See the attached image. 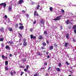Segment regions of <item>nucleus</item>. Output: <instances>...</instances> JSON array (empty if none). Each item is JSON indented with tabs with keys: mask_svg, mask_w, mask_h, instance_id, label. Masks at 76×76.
Instances as JSON below:
<instances>
[{
	"mask_svg": "<svg viewBox=\"0 0 76 76\" xmlns=\"http://www.w3.org/2000/svg\"><path fill=\"white\" fill-rule=\"evenodd\" d=\"M30 31L31 32H32L33 31V29H30Z\"/></svg>",
	"mask_w": 76,
	"mask_h": 76,
	"instance_id": "45",
	"label": "nucleus"
},
{
	"mask_svg": "<svg viewBox=\"0 0 76 76\" xmlns=\"http://www.w3.org/2000/svg\"><path fill=\"white\" fill-rule=\"evenodd\" d=\"M1 46L2 47H4V44L3 43H2L1 44Z\"/></svg>",
	"mask_w": 76,
	"mask_h": 76,
	"instance_id": "30",
	"label": "nucleus"
},
{
	"mask_svg": "<svg viewBox=\"0 0 76 76\" xmlns=\"http://www.w3.org/2000/svg\"><path fill=\"white\" fill-rule=\"evenodd\" d=\"M58 66L59 67H60L61 66V63H59L58 64Z\"/></svg>",
	"mask_w": 76,
	"mask_h": 76,
	"instance_id": "31",
	"label": "nucleus"
},
{
	"mask_svg": "<svg viewBox=\"0 0 76 76\" xmlns=\"http://www.w3.org/2000/svg\"><path fill=\"white\" fill-rule=\"evenodd\" d=\"M47 58H50V56H47Z\"/></svg>",
	"mask_w": 76,
	"mask_h": 76,
	"instance_id": "49",
	"label": "nucleus"
},
{
	"mask_svg": "<svg viewBox=\"0 0 76 76\" xmlns=\"http://www.w3.org/2000/svg\"><path fill=\"white\" fill-rule=\"evenodd\" d=\"M66 37L67 39H69V34L68 33L66 34Z\"/></svg>",
	"mask_w": 76,
	"mask_h": 76,
	"instance_id": "11",
	"label": "nucleus"
},
{
	"mask_svg": "<svg viewBox=\"0 0 76 76\" xmlns=\"http://www.w3.org/2000/svg\"><path fill=\"white\" fill-rule=\"evenodd\" d=\"M20 67L21 68H23V67L22 66H20Z\"/></svg>",
	"mask_w": 76,
	"mask_h": 76,
	"instance_id": "60",
	"label": "nucleus"
},
{
	"mask_svg": "<svg viewBox=\"0 0 76 76\" xmlns=\"http://www.w3.org/2000/svg\"><path fill=\"white\" fill-rule=\"evenodd\" d=\"M73 42H76V40L75 39H73Z\"/></svg>",
	"mask_w": 76,
	"mask_h": 76,
	"instance_id": "54",
	"label": "nucleus"
},
{
	"mask_svg": "<svg viewBox=\"0 0 76 76\" xmlns=\"http://www.w3.org/2000/svg\"><path fill=\"white\" fill-rule=\"evenodd\" d=\"M5 70L6 71H7V70H9V68L8 67H7L6 66H5Z\"/></svg>",
	"mask_w": 76,
	"mask_h": 76,
	"instance_id": "14",
	"label": "nucleus"
},
{
	"mask_svg": "<svg viewBox=\"0 0 76 76\" xmlns=\"http://www.w3.org/2000/svg\"><path fill=\"white\" fill-rule=\"evenodd\" d=\"M38 55H39V56H40L41 55V53H38Z\"/></svg>",
	"mask_w": 76,
	"mask_h": 76,
	"instance_id": "58",
	"label": "nucleus"
},
{
	"mask_svg": "<svg viewBox=\"0 0 76 76\" xmlns=\"http://www.w3.org/2000/svg\"><path fill=\"white\" fill-rule=\"evenodd\" d=\"M29 65H27L26 66V68L27 70H28V68H29Z\"/></svg>",
	"mask_w": 76,
	"mask_h": 76,
	"instance_id": "35",
	"label": "nucleus"
},
{
	"mask_svg": "<svg viewBox=\"0 0 76 76\" xmlns=\"http://www.w3.org/2000/svg\"><path fill=\"white\" fill-rule=\"evenodd\" d=\"M19 28L20 29L21 31H22V30H23V29H24V26H20L19 27Z\"/></svg>",
	"mask_w": 76,
	"mask_h": 76,
	"instance_id": "7",
	"label": "nucleus"
},
{
	"mask_svg": "<svg viewBox=\"0 0 76 76\" xmlns=\"http://www.w3.org/2000/svg\"><path fill=\"white\" fill-rule=\"evenodd\" d=\"M6 57H4V55H2V58L4 60V58H5Z\"/></svg>",
	"mask_w": 76,
	"mask_h": 76,
	"instance_id": "32",
	"label": "nucleus"
},
{
	"mask_svg": "<svg viewBox=\"0 0 76 76\" xmlns=\"http://www.w3.org/2000/svg\"><path fill=\"white\" fill-rule=\"evenodd\" d=\"M7 4H6V2H4L0 4V6H3L4 8H6Z\"/></svg>",
	"mask_w": 76,
	"mask_h": 76,
	"instance_id": "4",
	"label": "nucleus"
},
{
	"mask_svg": "<svg viewBox=\"0 0 76 76\" xmlns=\"http://www.w3.org/2000/svg\"><path fill=\"white\" fill-rule=\"evenodd\" d=\"M27 70H28V69H24V71H25V72H26L27 71Z\"/></svg>",
	"mask_w": 76,
	"mask_h": 76,
	"instance_id": "43",
	"label": "nucleus"
},
{
	"mask_svg": "<svg viewBox=\"0 0 76 76\" xmlns=\"http://www.w3.org/2000/svg\"><path fill=\"white\" fill-rule=\"evenodd\" d=\"M70 21H69V20H67L66 21V23L68 25L69 23H70Z\"/></svg>",
	"mask_w": 76,
	"mask_h": 76,
	"instance_id": "19",
	"label": "nucleus"
},
{
	"mask_svg": "<svg viewBox=\"0 0 76 76\" xmlns=\"http://www.w3.org/2000/svg\"><path fill=\"white\" fill-rule=\"evenodd\" d=\"M44 65H45V66H47V63L45 62V63L44 64Z\"/></svg>",
	"mask_w": 76,
	"mask_h": 76,
	"instance_id": "47",
	"label": "nucleus"
},
{
	"mask_svg": "<svg viewBox=\"0 0 76 76\" xmlns=\"http://www.w3.org/2000/svg\"><path fill=\"white\" fill-rule=\"evenodd\" d=\"M61 11H62V12H63V13H64V10H61Z\"/></svg>",
	"mask_w": 76,
	"mask_h": 76,
	"instance_id": "46",
	"label": "nucleus"
},
{
	"mask_svg": "<svg viewBox=\"0 0 76 76\" xmlns=\"http://www.w3.org/2000/svg\"><path fill=\"white\" fill-rule=\"evenodd\" d=\"M45 75L46 76H48V74L47 73H46Z\"/></svg>",
	"mask_w": 76,
	"mask_h": 76,
	"instance_id": "59",
	"label": "nucleus"
},
{
	"mask_svg": "<svg viewBox=\"0 0 76 76\" xmlns=\"http://www.w3.org/2000/svg\"><path fill=\"white\" fill-rule=\"evenodd\" d=\"M12 54H10V57H12Z\"/></svg>",
	"mask_w": 76,
	"mask_h": 76,
	"instance_id": "57",
	"label": "nucleus"
},
{
	"mask_svg": "<svg viewBox=\"0 0 76 76\" xmlns=\"http://www.w3.org/2000/svg\"><path fill=\"white\" fill-rule=\"evenodd\" d=\"M20 45H22V43H20Z\"/></svg>",
	"mask_w": 76,
	"mask_h": 76,
	"instance_id": "64",
	"label": "nucleus"
},
{
	"mask_svg": "<svg viewBox=\"0 0 76 76\" xmlns=\"http://www.w3.org/2000/svg\"><path fill=\"white\" fill-rule=\"evenodd\" d=\"M26 17L27 18H28V17H29V15L28 14H26Z\"/></svg>",
	"mask_w": 76,
	"mask_h": 76,
	"instance_id": "34",
	"label": "nucleus"
},
{
	"mask_svg": "<svg viewBox=\"0 0 76 76\" xmlns=\"http://www.w3.org/2000/svg\"><path fill=\"white\" fill-rule=\"evenodd\" d=\"M42 45L43 46H46L47 44H46V43L43 42L42 43Z\"/></svg>",
	"mask_w": 76,
	"mask_h": 76,
	"instance_id": "21",
	"label": "nucleus"
},
{
	"mask_svg": "<svg viewBox=\"0 0 76 76\" xmlns=\"http://www.w3.org/2000/svg\"><path fill=\"white\" fill-rule=\"evenodd\" d=\"M38 38L39 39H42V36L41 35H39Z\"/></svg>",
	"mask_w": 76,
	"mask_h": 76,
	"instance_id": "15",
	"label": "nucleus"
},
{
	"mask_svg": "<svg viewBox=\"0 0 76 76\" xmlns=\"http://www.w3.org/2000/svg\"><path fill=\"white\" fill-rule=\"evenodd\" d=\"M8 43H9V44H10V45L13 44V42H10V41H9Z\"/></svg>",
	"mask_w": 76,
	"mask_h": 76,
	"instance_id": "22",
	"label": "nucleus"
},
{
	"mask_svg": "<svg viewBox=\"0 0 76 76\" xmlns=\"http://www.w3.org/2000/svg\"><path fill=\"white\" fill-rule=\"evenodd\" d=\"M43 53H46V51L45 50H43Z\"/></svg>",
	"mask_w": 76,
	"mask_h": 76,
	"instance_id": "55",
	"label": "nucleus"
},
{
	"mask_svg": "<svg viewBox=\"0 0 76 76\" xmlns=\"http://www.w3.org/2000/svg\"><path fill=\"white\" fill-rule=\"evenodd\" d=\"M39 7H40V5H38L37 7V10H38L39 9Z\"/></svg>",
	"mask_w": 76,
	"mask_h": 76,
	"instance_id": "23",
	"label": "nucleus"
},
{
	"mask_svg": "<svg viewBox=\"0 0 76 76\" xmlns=\"http://www.w3.org/2000/svg\"><path fill=\"white\" fill-rule=\"evenodd\" d=\"M12 5H10L9 7V12H12Z\"/></svg>",
	"mask_w": 76,
	"mask_h": 76,
	"instance_id": "5",
	"label": "nucleus"
},
{
	"mask_svg": "<svg viewBox=\"0 0 76 76\" xmlns=\"http://www.w3.org/2000/svg\"><path fill=\"white\" fill-rule=\"evenodd\" d=\"M53 49V46H51L49 48V50H51Z\"/></svg>",
	"mask_w": 76,
	"mask_h": 76,
	"instance_id": "16",
	"label": "nucleus"
},
{
	"mask_svg": "<svg viewBox=\"0 0 76 76\" xmlns=\"http://www.w3.org/2000/svg\"><path fill=\"white\" fill-rule=\"evenodd\" d=\"M50 11H51V12H53V7H50Z\"/></svg>",
	"mask_w": 76,
	"mask_h": 76,
	"instance_id": "29",
	"label": "nucleus"
},
{
	"mask_svg": "<svg viewBox=\"0 0 76 76\" xmlns=\"http://www.w3.org/2000/svg\"><path fill=\"white\" fill-rule=\"evenodd\" d=\"M9 31H10V32L13 31V29H12V28H9Z\"/></svg>",
	"mask_w": 76,
	"mask_h": 76,
	"instance_id": "20",
	"label": "nucleus"
},
{
	"mask_svg": "<svg viewBox=\"0 0 76 76\" xmlns=\"http://www.w3.org/2000/svg\"><path fill=\"white\" fill-rule=\"evenodd\" d=\"M46 42L47 43V44H49V42L48 41V40H46Z\"/></svg>",
	"mask_w": 76,
	"mask_h": 76,
	"instance_id": "50",
	"label": "nucleus"
},
{
	"mask_svg": "<svg viewBox=\"0 0 76 76\" xmlns=\"http://www.w3.org/2000/svg\"><path fill=\"white\" fill-rule=\"evenodd\" d=\"M74 32L75 33V34H76V29L74 30Z\"/></svg>",
	"mask_w": 76,
	"mask_h": 76,
	"instance_id": "48",
	"label": "nucleus"
},
{
	"mask_svg": "<svg viewBox=\"0 0 76 76\" xmlns=\"http://www.w3.org/2000/svg\"><path fill=\"white\" fill-rule=\"evenodd\" d=\"M62 17V15H60L59 16L57 17L56 19H53V20H60V18Z\"/></svg>",
	"mask_w": 76,
	"mask_h": 76,
	"instance_id": "3",
	"label": "nucleus"
},
{
	"mask_svg": "<svg viewBox=\"0 0 76 76\" xmlns=\"http://www.w3.org/2000/svg\"><path fill=\"white\" fill-rule=\"evenodd\" d=\"M37 11H34V16H39V14L38 13H37Z\"/></svg>",
	"mask_w": 76,
	"mask_h": 76,
	"instance_id": "6",
	"label": "nucleus"
},
{
	"mask_svg": "<svg viewBox=\"0 0 76 76\" xmlns=\"http://www.w3.org/2000/svg\"><path fill=\"white\" fill-rule=\"evenodd\" d=\"M26 61V59L24 58L23 59V62H24V61Z\"/></svg>",
	"mask_w": 76,
	"mask_h": 76,
	"instance_id": "44",
	"label": "nucleus"
},
{
	"mask_svg": "<svg viewBox=\"0 0 76 76\" xmlns=\"http://www.w3.org/2000/svg\"><path fill=\"white\" fill-rule=\"evenodd\" d=\"M48 53H48V52H46V54L47 55H48Z\"/></svg>",
	"mask_w": 76,
	"mask_h": 76,
	"instance_id": "53",
	"label": "nucleus"
},
{
	"mask_svg": "<svg viewBox=\"0 0 76 76\" xmlns=\"http://www.w3.org/2000/svg\"><path fill=\"white\" fill-rule=\"evenodd\" d=\"M43 34L44 35H45L46 37H47V35H48V34L47 33V31L45 30L44 31Z\"/></svg>",
	"mask_w": 76,
	"mask_h": 76,
	"instance_id": "9",
	"label": "nucleus"
},
{
	"mask_svg": "<svg viewBox=\"0 0 76 76\" xmlns=\"http://www.w3.org/2000/svg\"><path fill=\"white\" fill-rule=\"evenodd\" d=\"M5 48L6 49H9V50H10V47H9V46L8 45H7L6 47H5Z\"/></svg>",
	"mask_w": 76,
	"mask_h": 76,
	"instance_id": "12",
	"label": "nucleus"
},
{
	"mask_svg": "<svg viewBox=\"0 0 76 76\" xmlns=\"http://www.w3.org/2000/svg\"><path fill=\"white\" fill-rule=\"evenodd\" d=\"M68 76H72V75H69Z\"/></svg>",
	"mask_w": 76,
	"mask_h": 76,
	"instance_id": "63",
	"label": "nucleus"
},
{
	"mask_svg": "<svg viewBox=\"0 0 76 76\" xmlns=\"http://www.w3.org/2000/svg\"><path fill=\"white\" fill-rule=\"evenodd\" d=\"M38 76V75L37 74H36L34 75V76Z\"/></svg>",
	"mask_w": 76,
	"mask_h": 76,
	"instance_id": "51",
	"label": "nucleus"
},
{
	"mask_svg": "<svg viewBox=\"0 0 76 76\" xmlns=\"http://www.w3.org/2000/svg\"><path fill=\"white\" fill-rule=\"evenodd\" d=\"M15 28H18V23L16 24L15 25Z\"/></svg>",
	"mask_w": 76,
	"mask_h": 76,
	"instance_id": "18",
	"label": "nucleus"
},
{
	"mask_svg": "<svg viewBox=\"0 0 76 76\" xmlns=\"http://www.w3.org/2000/svg\"><path fill=\"white\" fill-rule=\"evenodd\" d=\"M19 25H23V24H22L21 23H20Z\"/></svg>",
	"mask_w": 76,
	"mask_h": 76,
	"instance_id": "52",
	"label": "nucleus"
},
{
	"mask_svg": "<svg viewBox=\"0 0 76 76\" xmlns=\"http://www.w3.org/2000/svg\"><path fill=\"white\" fill-rule=\"evenodd\" d=\"M1 31H3L4 30V28L3 27H1L0 29Z\"/></svg>",
	"mask_w": 76,
	"mask_h": 76,
	"instance_id": "25",
	"label": "nucleus"
},
{
	"mask_svg": "<svg viewBox=\"0 0 76 76\" xmlns=\"http://www.w3.org/2000/svg\"><path fill=\"white\" fill-rule=\"evenodd\" d=\"M26 41V39L25 38L23 39V45L24 47H25V46H26L27 44V43Z\"/></svg>",
	"mask_w": 76,
	"mask_h": 76,
	"instance_id": "2",
	"label": "nucleus"
},
{
	"mask_svg": "<svg viewBox=\"0 0 76 76\" xmlns=\"http://www.w3.org/2000/svg\"><path fill=\"white\" fill-rule=\"evenodd\" d=\"M51 69H52L51 68V67H49L48 68V71L51 70Z\"/></svg>",
	"mask_w": 76,
	"mask_h": 76,
	"instance_id": "28",
	"label": "nucleus"
},
{
	"mask_svg": "<svg viewBox=\"0 0 76 76\" xmlns=\"http://www.w3.org/2000/svg\"><path fill=\"white\" fill-rule=\"evenodd\" d=\"M11 76H13V72H11Z\"/></svg>",
	"mask_w": 76,
	"mask_h": 76,
	"instance_id": "38",
	"label": "nucleus"
},
{
	"mask_svg": "<svg viewBox=\"0 0 76 76\" xmlns=\"http://www.w3.org/2000/svg\"><path fill=\"white\" fill-rule=\"evenodd\" d=\"M19 35H20V37H22V35H21V34H20V33H19Z\"/></svg>",
	"mask_w": 76,
	"mask_h": 76,
	"instance_id": "56",
	"label": "nucleus"
},
{
	"mask_svg": "<svg viewBox=\"0 0 76 76\" xmlns=\"http://www.w3.org/2000/svg\"><path fill=\"white\" fill-rule=\"evenodd\" d=\"M23 1V0H19V2H18V4H22V2Z\"/></svg>",
	"mask_w": 76,
	"mask_h": 76,
	"instance_id": "10",
	"label": "nucleus"
},
{
	"mask_svg": "<svg viewBox=\"0 0 76 76\" xmlns=\"http://www.w3.org/2000/svg\"><path fill=\"white\" fill-rule=\"evenodd\" d=\"M54 45L55 47H57V45L56 43H55L54 44Z\"/></svg>",
	"mask_w": 76,
	"mask_h": 76,
	"instance_id": "40",
	"label": "nucleus"
},
{
	"mask_svg": "<svg viewBox=\"0 0 76 76\" xmlns=\"http://www.w3.org/2000/svg\"><path fill=\"white\" fill-rule=\"evenodd\" d=\"M72 28L74 29H76V25L72 27Z\"/></svg>",
	"mask_w": 76,
	"mask_h": 76,
	"instance_id": "26",
	"label": "nucleus"
},
{
	"mask_svg": "<svg viewBox=\"0 0 76 76\" xmlns=\"http://www.w3.org/2000/svg\"><path fill=\"white\" fill-rule=\"evenodd\" d=\"M66 64H67V65H69L70 64L69 63L68 61H66Z\"/></svg>",
	"mask_w": 76,
	"mask_h": 76,
	"instance_id": "37",
	"label": "nucleus"
},
{
	"mask_svg": "<svg viewBox=\"0 0 76 76\" xmlns=\"http://www.w3.org/2000/svg\"><path fill=\"white\" fill-rule=\"evenodd\" d=\"M22 12H23V13H25V12H26V11H25L24 10H23L22 11Z\"/></svg>",
	"mask_w": 76,
	"mask_h": 76,
	"instance_id": "42",
	"label": "nucleus"
},
{
	"mask_svg": "<svg viewBox=\"0 0 76 76\" xmlns=\"http://www.w3.org/2000/svg\"><path fill=\"white\" fill-rule=\"evenodd\" d=\"M5 65H8V61H6L5 62Z\"/></svg>",
	"mask_w": 76,
	"mask_h": 76,
	"instance_id": "27",
	"label": "nucleus"
},
{
	"mask_svg": "<svg viewBox=\"0 0 76 76\" xmlns=\"http://www.w3.org/2000/svg\"><path fill=\"white\" fill-rule=\"evenodd\" d=\"M23 73H24V72H21V74H20V76H22V75H23Z\"/></svg>",
	"mask_w": 76,
	"mask_h": 76,
	"instance_id": "36",
	"label": "nucleus"
},
{
	"mask_svg": "<svg viewBox=\"0 0 76 76\" xmlns=\"http://www.w3.org/2000/svg\"><path fill=\"white\" fill-rule=\"evenodd\" d=\"M3 18H6V19H7V16L6 15H5V16Z\"/></svg>",
	"mask_w": 76,
	"mask_h": 76,
	"instance_id": "33",
	"label": "nucleus"
},
{
	"mask_svg": "<svg viewBox=\"0 0 76 76\" xmlns=\"http://www.w3.org/2000/svg\"><path fill=\"white\" fill-rule=\"evenodd\" d=\"M67 45H68V43L66 42L65 44V47H68Z\"/></svg>",
	"mask_w": 76,
	"mask_h": 76,
	"instance_id": "17",
	"label": "nucleus"
},
{
	"mask_svg": "<svg viewBox=\"0 0 76 76\" xmlns=\"http://www.w3.org/2000/svg\"><path fill=\"white\" fill-rule=\"evenodd\" d=\"M41 48L42 49V50H43V49H45V48H44L43 47H41Z\"/></svg>",
	"mask_w": 76,
	"mask_h": 76,
	"instance_id": "41",
	"label": "nucleus"
},
{
	"mask_svg": "<svg viewBox=\"0 0 76 76\" xmlns=\"http://www.w3.org/2000/svg\"><path fill=\"white\" fill-rule=\"evenodd\" d=\"M31 38V39H32V38H34V39H35L37 37L35 36H33V34H31L30 35Z\"/></svg>",
	"mask_w": 76,
	"mask_h": 76,
	"instance_id": "8",
	"label": "nucleus"
},
{
	"mask_svg": "<svg viewBox=\"0 0 76 76\" xmlns=\"http://www.w3.org/2000/svg\"><path fill=\"white\" fill-rule=\"evenodd\" d=\"M39 22L41 24L44 25V23H45V20L44 19H40L39 20Z\"/></svg>",
	"mask_w": 76,
	"mask_h": 76,
	"instance_id": "1",
	"label": "nucleus"
},
{
	"mask_svg": "<svg viewBox=\"0 0 76 76\" xmlns=\"http://www.w3.org/2000/svg\"><path fill=\"white\" fill-rule=\"evenodd\" d=\"M36 23V20H35L34 22H33V24L34 25H35Z\"/></svg>",
	"mask_w": 76,
	"mask_h": 76,
	"instance_id": "39",
	"label": "nucleus"
},
{
	"mask_svg": "<svg viewBox=\"0 0 76 76\" xmlns=\"http://www.w3.org/2000/svg\"><path fill=\"white\" fill-rule=\"evenodd\" d=\"M5 58H6L7 59V57H5Z\"/></svg>",
	"mask_w": 76,
	"mask_h": 76,
	"instance_id": "61",
	"label": "nucleus"
},
{
	"mask_svg": "<svg viewBox=\"0 0 76 76\" xmlns=\"http://www.w3.org/2000/svg\"><path fill=\"white\" fill-rule=\"evenodd\" d=\"M4 40V38H0V41L3 42Z\"/></svg>",
	"mask_w": 76,
	"mask_h": 76,
	"instance_id": "24",
	"label": "nucleus"
},
{
	"mask_svg": "<svg viewBox=\"0 0 76 76\" xmlns=\"http://www.w3.org/2000/svg\"><path fill=\"white\" fill-rule=\"evenodd\" d=\"M16 72H14L13 73H14V74H16Z\"/></svg>",
	"mask_w": 76,
	"mask_h": 76,
	"instance_id": "62",
	"label": "nucleus"
},
{
	"mask_svg": "<svg viewBox=\"0 0 76 76\" xmlns=\"http://www.w3.org/2000/svg\"><path fill=\"white\" fill-rule=\"evenodd\" d=\"M56 70L57 72H60L61 71L60 69L59 68H56Z\"/></svg>",
	"mask_w": 76,
	"mask_h": 76,
	"instance_id": "13",
	"label": "nucleus"
}]
</instances>
